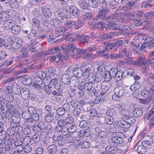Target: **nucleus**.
I'll return each mask as SVG.
<instances>
[{"label":"nucleus","mask_w":154,"mask_h":154,"mask_svg":"<svg viewBox=\"0 0 154 154\" xmlns=\"http://www.w3.org/2000/svg\"><path fill=\"white\" fill-rule=\"evenodd\" d=\"M50 24L52 26L58 27L62 25V21L60 20L52 18L50 21Z\"/></svg>","instance_id":"13"},{"label":"nucleus","mask_w":154,"mask_h":154,"mask_svg":"<svg viewBox=\"0 0 154 154\" xmlns=\"http://www.w3.org/2000/svg\"><path fill=\"white\" fill-rule=\"evenodd\" d=\"M37 76L35 77L43 79L46 76V74L41 71H39L37 72Z\"/></svg>","instance_id":"53"},{"label":"nucleus","mask_w":154,"mask_h":154,"mask_svg":"<svg viewBox=\"0 0 154 154\" xmlns=\"http://www.w3.org/2000/svg\"><path fill=\"white\" fill-rule=\"evenodd\" d=\"M76 86L79 82V80L75 76H72L70 79V82Z\"/></svg>","instance_id":"42"},{"label":"nucleus","mask_w":154,"mask_h":154,"mask_svg":"<svg viewBox=\"0 0 154 154\" xmlns=\"http://www.w3.org/2000/svg\"><path fill=\"white\" fill-rule=\"evenodd\" d=\"M69 11L71 14L75 18L78 17L80 14L79 9L75 6H71L69 9Z\"/></svg>","instance_id":"9"},{"label":"nucleus","mask_w":154,"mask_h":154,"mask_svg":"<svg viewBox=\"0 0 154 154\" xmlns=\"http://www.w3.org/2000/svg\"><path fill=\"white\" fill-rule=\"evenodd\" d=\"M134 17V15L133 14H130L129 16L127 17V20L128 21H130L131 20L134 19V23L135 26H140L141 25L143 24L145 26H147L148 27V26H150V22L149 20L147 21V22L145 21L143 22L140 19L139 17H136V18L134 19L133 17ZM151 27H153L152 26H151Z\"/></svg>","instance_id":"2"},{"label":"nucleus","mask_w":154,"mask_h":154,"mask_svg":"<svg viewBox=\"0 0 154 154\" xmlns=\"http://www.w3.org/2000/svg\"><path fill=\"white\" fill-rule=\"evenodd\" d=\"M85 19L84 18H81L76 21L75 23V29H78L82 27L84 25Z\"/></svg>","instance_id":"20"},{"label":"nucleus","mask_w":154,"mask_h":154,"mask_svg":"<svg viewBox=\"0 0 154 154\" xmlns=\"http://www.w3.org/2000/svg\"><path fill=\"white\" fill-rule=\"evenodd\" d=\"M111 86V83L109 82L106 81L103 82L101 84V88L102 91L100 93V94L105 95L106 91L109 89Z\"/></svg>","instance_id":"7"},{"label":"nucleus","mask_w":154,"mask_h":154,"mask_svg":"<svg viewBox=\"0 0 154 154\" xmlns=\"http://www.w3.org/2000/svg\"><path fill=\"white\" fill-rule=\"evenodd\" d=\"M85 83L83 81H82L79 83H78L77 85L79 89V90H85Z\"/></svg>","instance_id":"57"},{"label":"nucleus","mask_w":154,"mask_h":154,"mask_svg":"<svg viewBox=\"0 0 154 154\" xmlns=\"http://www.w3.org/2000/svg\"><path fill=\"white\" fill-rule=\"evenodd\" d=\"M34 36L35 39H38L40 40H43L46 37L45 35H37L36 33H29L27 36V38L28 39L31 38L30 37Z\"/></svg>","instance_id":"24"},{"label":"nucleus","mask_w":154,"mask_h":154,"mask_svg":"<svg viewBox=\"0 0 154 154\" xmlns=\"http://www.w3.org/2000/svg\"><path fill=\"white\" fill-rule=\"evenodd\" d=\"M5 5L8 8L17 9L19 8L18 2L16 0H8L5 2Z\"/></svg>","instance_id":"8"},{"label":"nucleus","mask_w":154,"mask_h":154,"mask_svg":"<svg viewBox=\"0 0 154 154\" xmlns=\"http://www.w3.org/2000/svg\"><path fill=\"white\" fill-rule=\"evenodd\" d=\"M106 153H108V154H113L118 151V149L116 147L114 146H108L105 148Z\"/></svg>","instance_id":"21"},{"label":"nucleus","mask_w":154,"mask_h":154,"mask_svg":"<svg viewBox=\"0 0 154 154\" xmlns=\"http://www.w3.org/2000/svg\"><path fill=\"white\" fill-rule=\"evenodd\" d=\"M90 39V36L88 35L83 36L81 42L84 44H87L88 42V40Z\"/></svg>","instance_id":"60"},{"label":"nucleus","mask_w":154,"mask_h":154,"mask_svg":"<svg viewBox=\"0 0 154 154\" xmlns=\"http://www.w3.org/2000/svg\"><path fill=\"white\" fill-rule=\"evenodd\" d=\"M92 69L91 67H85L83 71L84 76H85L88 78V77L92 73Z\"/></svg>","instance_id":"29"},{"label":"nucleus","mask_w":154,"mask_h":154,"mask_svg":"<svg viewBox=\"0 0 154 154\" xmlns=\"http://www.w3.org/2000/svg\"><path fill=\"white\" fill-rule=\"evenodd\" d=\"M119 125V126L121 128H128L130 126V125L128 124L126 121L120 122Z\"/></svg>","instance_id":"46"},{"label":"nucleus","mask_w":154,"mask_h":154,"mask_svg":"<svg viewBox=\"0 0 154 154\" xmlns=\"http://www.w3.org/2000/svg\"><path fill=\"white\" fill-rule=\"evenodd\" d=\"M17 92H16V94H18L19 97H21L24 99H27L29 96V91L26 88L21 89H17Z\"/></svg>","instance_id":"5"},{"label":"nucleus","mask_w":154,"mask_h":154,"mask_svg":"<svg viewBox=\"0 0 154 154\" xmlns=\"http://www.w3.org/2000/svg\"><path fill=\"white\" fill-rule=\"evenodd\" d=\"M140 86V84L138 82H135L131 85L130 88L132 91H135L138 89Z\"/></svg>","instance_id":"38"},{"label":"nucleus","mask_w":154,"mask_h":154,"mask_svg":"<svg viewBox=\"0 0 154 154\" xmlns=\"http://www.w3.org/2000/svg\"><path fill=\"white\" fill-rule=\"evenodd\" d=\"M114 92L115 94L118 95L119 96L122 97L124 95L125 91L123 87L119 86L116 87L114 89Z\"/></svg>","instance_id":"12"},{"label":"nucleus","mask_w":154,"mask_h":154,"mask_svg":"<svg viewBox=\"0 0 154 154\" xmlns=\"http://www.w3.org/2000/svg\"><path fill=\"white\" fill-rule=\"evenodd\" d=\"M13 24V21L11 20H7L4 22L3 24V27L5 29L9 30L11 28Z\"/></svg>","instance_id":"16"},{"label":"nucleus","mask_w":154,"mask_h":154,"mask_svg":"<svg viewBox=\"0 0 154 154\" xmlns=\"http://www.w3.org/2000/svg\"><path fill=\"white\" fill-rule=\"evenodd\" d=\"M93 87V84L91 82L85 83V90L90 91L91 90Z\"/></svg>","instance_id":"56"},{"label":"nucleus","mask_w":154,"mask_h":154,"mask_svg":"<svg viewBox=\"0 0 154 154\" xmlns=\"http://www.w3.org/2000/svg\"><path fill=\"white\" fill-rule=\"evenodd\" d=\"M133 115L136 118L140 117L143 114V111L142 109L140 108H136L133 111Z\"/></svg>","instance_id":"17"},{"label":"nucleus","mask_w":154,"mask_h":154,"mask_svg":"<svg viewBox=\"0 0 154 154\" xmlns=\"http://www.w3.org/2000/svg\"><path fill=\"white\" fill-rule=\"evenodd\" d=\"M5 99L8 102H11L12 101L14 100V97L12 93H11L6 95L5 97Z\"/></svg>","instance_id":"48"},{"label":"nucleus","mask_w":154,"mask_h":154,"mask_svg":"<svg viewBox=\"0 0 154 154\" xmlns=\"http://www.w3.org/2000/svg\"><path fill=\"white\" fill-rule=\"evenodd\" d=\"M131 48L132 50L135 53L137 54H140V45L139 44H135L133 46H131Z\"/></svg>","instance_id":"26"},{"label":"nucleus","mask_w":154,"mask_h":154,"mask_svg":"<svg viewBox=\"0 0 154 154\" xmlns=\"http://www.w3.org/2000/svg\"><path fill=\"white\" fill-rule=\"evenodd\" d=\"M12 121L11 122L10 125L13 128H17L20 121V118L19 117L13 116Z\"/></svg>","instance_id":"11"},{"label":"nucleus","mask_w":154,"mask_h":154,"mask_svg":"<svg viewBox=\"0 0 154 154\" xmlns=\"http://www.w3.org/2000/svg\"><path fill=\"white\" fill-rule=\"evenodd\" d=\"M42 79L35 77L34 78L35 82L33 84H38V85H41L42 84L43 81Z\"/></svg>","instance_id":"62"},{"label":"nucleus","mask_w":154,"mask_h":154,"mask_svg":"<svg viewBox=\"0 0 154 154\" xmlns=\"http://www.w3.org/2000/svg\"><path fill=\"white\" fill-rule=\"evenodd\" d=\"M32 21L33 24L36 27L38 28L40 27L41 23L38 19L33 18L32 20Z\"/></svg>","instance_id":"44"},{"label":"nucleus","mask_w":154,"mask_h":154,"mask_svg":"<svg viewBox=\"0 0 154 154\" xmlns=\"http://www.w3.org/2000/svg\"><path fill=\"white\" fill-rule=\"evenodd\" d=\"M23 41L21 38H17L15 39L14 42H11L9 44L6 45L8 49H18L23 45Z\"/></svg>","instance_id":"4"},{"label":"nucleus","mask_w":154,"mask_h":154,"mask_svg":"<svg viewBox=\"0 0 154 154\" xmlns=\"http://www.w3.org/2000/svg\"><path fill=\"white\" fill-rule=\"evenodd\" d=\"M57 113L58 116H62L65 113V111L63 108H59L57 110Z\"/></svg>","instance_id":"55"},{"label":"nucleus","mask_w":154,"mask_h":154,"mask_svg":"<svg viewBox=\"0 0 154 154\" xmlns=\"http://www.w3.org/2000/svg\"><path fill=\"white\" fill-rule=\"evenodd\" d=\"M98 5L102 8H105L106 7V3L104 0H98Z\"/></svg>","instance_id":"52"},{"label":"nucleus","mask_w":154,"mask_h":154,"mask_svg":"<svg viewBox=\"0 0 154 154\" xmlns=\"http://www.w3.org/2000/svg\"><path fill=\"white\" fill-rule=\"evenodd\" d=\"M54 119L53 114L50 113L45 116V121L46 122L49 123L52 122L53 120Z\"/></svg>","instance_id":"33"},{"label":"nucleus","mask_w":154,"mask_h":154,"mask_svg":"<svg viewBox=\"0 0 154 154\" xmlns=\"http://www.w3.org/2000/svg\"><path fill=\"white\" fill-rule=\"evenodd\" d=\"M123 9L117 10L116 13L111 16L106 18V13L105 10L100 12L97 15V17L102 20L106 19L107 21L106 25L107 27L106 28L107 30L108 29L117 30V26L119 25L125 23L127 21L121 17L123 14L122 13Z\"/></svg>","instance_id":"1"},{"label":"nucleus","mask_w":154,"mask_h":154,"mask_svg":"<svg viewBox=\"0 0 154 154\" xmlns=\"http://www.w3.org/2000/svg\"><path fill=\"white\" fill-rule=\"evenodd\" d=\"M32 150V148L29 144H26L24 147L23 151L25 153L30 152Z\"/></svg>","instance_id":"59"},{"label":"nucleus","mask_w":154,"mask_h":154,"mask_svg":"<svg viewBox=\"0 0 154 154\" xmlns=\"http://www.w3.org/2000/svg\"><path fill=\"white\" fill-rule=\"evenodd\" d=\"M79 102L78 100L75 99L71 101V105L72 107L75 108L79 106Z\"/></svg>","instance_id":"49"},{"label":"nucleus","mask_w":154,"mask_h":154,"mask_svg":"<svg viewBox=\"0 0 154 154\" xmlns=\"http://www.w3.org/2000/svg\"><path fill=\"white\" fill-rule=\"evenodd\" d=\"M133 63L136 66H143V68H146L145 65L146 62L145 61L144 59L141 57H140L137 61L133 62Z\"/></svg>","instance_id":"19"},{"label":"nucleus","mask_w":154,"mask_h":154,"mask_svg":"<svg viewBox=\"0 0 154 154\" xmlns=\"http://www.w3.org/2000/svg\"><path fill=\"white\" fill-rule=\"evenodd\" d=\"M108 133L104 131H101L98 133V136L101 138H105L108 136Z\"/></svg>","instance_id":"63"},{"label":"nucleus","mask_w":154,"mask_h":154,"mask_svg":"<svg viewBox=\"0 0 154 154\" xmlns=\"http://www.w3.org/2000/svg\"><path fill=\"white\" fill-rule=\"evenodd\" d=\"M29 114L31 116L33 115L35 112V108L33 106H29L28 109V110L27 111Z\"/></svg>","instance_id":"54"},{"label":"nucleus","mask_w":154,"mask_h":154,"mask_svg":"<svg viewBox=\"0 0 154 154\" xmlns=\"http://www.w3.org/2000/svg\"><path fill=\"white\" fill-rule=\"evenodd\" d=\"M141 95L143 97L148 98L149 97L150 94L149 91L145 89L141 92Z\"/></svg>","instance_id":"41"},{"label":"nucleus","mask_w":154,"mask_h":154,"mask_svg":"<svg viewBox=\"0 0 154 154\" xmlns=\"http://www.w3.org/2000/svg\"><path fill=\"white\" fill-rule=\"evenodd\" d=\"M22 80L23 84L24 85H30L32 82L31 79L27 77H24L22 79Z\"/></svg>","instance_id":"32"},{"label":"nucleus","mask_w":154,"mask_h":154,"mask_svg":"<svg viewBox=\"0 0 154 154\" xmlns=\"http://www.w3.org/2000/svg\"><path fill=\"white\" fill-rule=\"evenodd\" d=\"M65 24L68 27L72 28L73 27L75 28V22L71 20H68L65 23Z\"/></svg>","instance_id":"39"},{"label":"nucleus","mask_w":154,"mask_h":154,"mask_svg":"<svg viewBox=\"0 0 154 154\" xmlns=\"http://www.w3.org/2000/svg\"><path fill=\"white\" fill-rule=\"evenodd\" d=\"M146 151V149L142 144L140 145L137 147V152L140 154H144Z\"/></svg>","instance_id":"31"},{"label":"nucleus","mask_w":154,"mask_h":154,"mask_svg":"<svg viewBox=\"0 0 154 154\" xmlns=\"http://www.w3.org/2000/svg\"><path fill=\"white\" fill-rule=\"evenodd\" d=\"M57 123L59 126L62 127H64L66 125L64 119H60L57 121Z\"/></svg>","instance_id":"51"},{"label":"nucleus","mask_w":154,"mask_h":154,"mask_svg":"<svg viewBox=\"0 0 154 154\" xmlns=\"http://www.w3.org/2000/svg\"><path fill=\"white\" fill-rule=\"evenodd\" d=\"M124 139L121 137H114L108 140V143L111 145L115 146L116 144H122L124 142Z\"/></svg>","instance_id":"6"},{"label":"nucleus","mask_w":154,"mask_h":154,"mask_svg":"<svg viewBox=\"0 0 154 154\" xmlns=\"http://www.w3.org/2000/svg\"><path fill=\"white\" fill-rule=\"evenodd\" d=\"M104 121L106 124L111 125L113 123L114 119L112 117L107 116L105 118Z\"/></svg>","instance_id":"43"},{"label":"nucleus","mask_w":154,"mask_h":154,"mask_svg":"<svg viewBox=\"0 0 154 154\" xmlns=\"http://www.w3.org/2000/svg\"><path fill=\"white\" fill-rule=\"evenodd\" d=\"M42 24L45 27H48L49 25L48 18L46 17H43L42 18Z\"/></svg>","instance_id":"47"},{"label":"nucleus","mask_w":154,"mask_h":154,"mask_svg":"<svg viewBox=\"0 0 154 154\" xmlns=\"http://www.w3.org/2000/svg\"><path fill=\"white\" fill-rule=\"evenodd\" d=\"M13 10L11 9L10 11L8 10L7 11H3L1 12L0 15V18L1 20L2 21H5L7 20V19L9 18V15L8 14V13H10L13 11Z\"/></svg>","instance_id":"14"},{"label":"nucleus","mask_w":154,"mask_h":154,"mask_svg":"<svg viewBox=\"0 0 154 154\" xmlns=\"http://www.w3.org/2000/svg\"><path fill=\"white\" fill-rule=\"evenodd\" d=\"M42 10L44 17L49 18L52 15L51 12L49 8L46 7H44L42 8Z\"/></svg>","instance_id":"18"},{"label":"nucleus","mask_w":154,"mask_h":154,"mask_svg":"<svg viewBox=\"0 0 154 154\" xmlns=\"http://www.w3.org/2000/svg\"><path fill=\"white\" fill-rule=\"evenodd\" d=\"M70 75L68 74H64L62 76V82L65 85L68 84L70 82Z\"/></svg>","instance_id":"22"},{"label":"nucleus","mask_w":154,"mask_h":154,"mask_svg":"<svg viewBox=\"0 0 154 154\" xmlns=\"http://www.w3.org/2000/svg\"><path fill=\"white\" fill-rule=\"evenodd\" d=\"M54 15L57 17L61 18V19L63 22L67 20V17L63 13L62 10H59L56 11L54 12Z\"/></svg>","instance_id":"10"},{"label":"nucleus","mask_w":154,"mask_h":154,"mask_svg":"<svg viewBox=\"0 0 154 154\" xmlns=\"http://www.w3.org/2000/svg\"><path fill=\"white\" fill-rule=\"evenodd\" d=\"M125 121L128 124L130 125V124H132L134 123L135 121V120L134 118L132 117H128L126 119Z\"/></svg>","instance_id":"58"},{"label":"nucleus","mask_w":154,"mask_h":154,"mask_svg":"<svg viewBox=\"0 0 154 154\" xmlns=\"http://www.w3.org/2000/svg\"><path fill=\"white\" fill-rule=\"evenodd\" d=\"M96 23V26L100 29H103L106 26L105 23L103 20L100 21Z\"/></svg>","instance_id":"37"},{"label":"nucleus","mask_w":154,"mask_h":154,"mask_svg":"<svg viewBox=\"0 0 154 154\" xmlns=\"http://www.w3.org/2000/svg\"><path fill=\"white\" fill-rule=\"evenodd\" d=\"M109 53V51L108 48H105L99 50L98 52H97V55L101 57L107 58V55Z\"/></svg>","instance_id":"15"},{"label":"nucleus","mask_w":154,"mask_h":154,"mask_svg":"<svg viewBox=\"0 0 154 154\" xmlns=\"http://www.w3.org/2000/svg\"><path fill=\"white\" fill-rule=\"evenodd\" d=\"M78 2L80 7L83 9H88V5L86 0H79Z\"/></svg>","instance_id":"27"},{"label":"nucleus","mask_w":154,"mask_h":154,"mask_svg":"<svg viewBox=\"0 0 154 154\" xmlns=\"http://www.w3.org/2000/svg\"><path fill=\"white\" fill-rule=\"evenodd\" d=\"M116 108L118 109L119 112L122 114H123L125 111V106L123 103H121L117 104Z\"/></svg>","instance_id":"34"},{"label":"nucleus","mask_w":154,"mask_h":154,"mask_svg":"<svg viewBox=\"0 0 154 154\" xmlns=\"http://www.w3.org/2000/svg\"><path fill=\"white\" fill-rule=\"evenodd\" d=\"M115 110L112 108L109 109L106 112V115L112 117L114 115Z\"/></svg>","instance_id":"50"},{"label":"nucleus","mask_w":154,"mask_h":154,"mask_svg":"<svg viewBox=\"0 0 154 154\" xmlns=\"http://www.w3.org/2000/svg\"><path fill=\"white\" fill-rule=\"evenodd\" d=\"M59 140L58 142L59 145L63 146L66 142V140L63 139V136L60 135V137H59Z\"/></svg>","instance_id":"64"},{"label":"nucleus","mask_w":154,"mask_h":154,"mask_svg":"<svg viewBox=\"0 0 154 154\" xmlns=\"http://www.w3.org/2000/svg\"><path fill=\"white\" fill-rule=\"evenodd\" d=\"M97 114L96 109L95 108H93L89 111V117L90 119H93Z\"/></svg>","instance_id":"35"},{"label":"nucleus","mask_w":154,"mask_h":154,"mask_svg":"<svg viewBox=\"0 0 154 154\" xmlns=\"http://www.w3.org/2000/svg\"><path fill=\"white\" fill-rule=\"evenodd\" d=\"M73 74L76 75V76H78L80 78L83 75V72L82 69L80 68H76L73 70Z\"/></svg>","instance_id":"25"},{"label":"nucleus","mask_w":154,"mask_h":154,"mask_svg":"<svg viewBox=\"0 0 154 154\" xmlns=\"http://www.w3.org/2000/svg\"><path fill=\"white\" fill-rule=\"evenodd\" d=\"M97 48L94 46L90 47L88 49V51H91L93 58L98 55H97V52H98L99 50H97Z\"/></svg>","instance_id":"28"},{"label":"nucleus","mask_w":154,"mask_h":154,"mask_svg":"<svg viewBox=\"0 0 154 154\" xmlns=\"http://www.w3.org/2000/svg\"><path fill=\"white\" fill-rule=\"evenodd\" d=\"M20 26L18 25H13L11 28V32L14 35H17L20 31Z\"/></svg>","instance_id":"23"},{"label":"nucleus","mask_w":154,"mask_h":154,"mask_svg":"<svg viewBox=\"0 0 154 154\" xmlns=\"http://www.w3.org/2000/svg\"><path fill=\"white\" fill-rule=\"evenodd\" d=\"M64 120L66 122V125L68 124H71L72 123L73 121V118L70 116H67L66 117Z\"/></svg>","instance_id":"61"},{"label":"nucleus","mask_w":154,"mask_h":154,"mask_svg":"<svg viewBox=\"0 0 154 154\" xmlns=\"http://www.w3.org/2000/svg\"><path fill=\"white\" fill-rule=\"evenodd\" d=\"M57 149V147L55 145H50L48 149L49 154H54Z\"/></svg>","instance_id":"30"},{"label":"nucleus","mask_w":154,"mask_h":154,"mask_svg":"<svg viewBox=\"0 0 154 154\" xmlns=\"http://www.w3.org/2000/svg\"><path fill=\"white\" fill-rule=\"evenodd\" d=\"M153 142L152 141L148 140H144L142 142V144L145 146V147H146L148 148H149V146L151 145L153 143Z\"/></svg>","instance_id":"45"},{"label":"nucleus","mask_w":154,"mask_h":154,"mask_svg":"<svg viewBox=\"0 0 154 154\" xmlns=\"http://www.w3.org/2000/svg\"><path fill=\"white\" fill-rule=\"evenodd\" d=\"M112 77H115L116 83L117 85H119V83L123 75V72L122 70L118 71V69L116 68H113L109 71Z\"/></svg>","instance_id":"3"},{"label":"nucleus","mask_w":154,"mask_h":154,"mask_svg":"<svg viewBox=\"0 0 154 154\" xmlns=\"http://www.w3.org/2000/svg\"><path fill=\"white\" fill-rule=\"evenodd\" d=\"M104 76L105 79L106 80V81L107 82L110 81L112 77L109 72L108 70L105 72Z\"/></svg>","instance_id":"40"},{"label":"nucleus","mask_w":154,"mask_h":154,"mask_svg":"<svg viewBox=\"0 0 154 154\" xmlns=\"http://www.w3.org/2000/svg\"><path fill=\"white\" fill-rule=\"evenodd\" d=\"M89 6L93 8H96L98 3L95 0H86Z\"/></svg>","instance_id":"36"}]
</instances>
